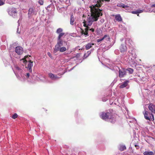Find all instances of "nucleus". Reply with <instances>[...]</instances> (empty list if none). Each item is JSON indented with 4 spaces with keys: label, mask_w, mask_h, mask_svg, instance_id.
Here are the masks:
<instances>
[{
    "label": "nucleus",
    "mask_w": 155,
    "mask_h": 155,
    "mask_svg": "<svg viewBox=\"0 0 155 155\" xmlns=\"http://www.w3.org/2000/svg\"><path fill=\"white\" fill-rule=\"evenodd\" d=\"M101 10L100 9H96L94 12H91V15L89 17L87 20L84 21L83 22L84 26L86 28L85 30H83L81 31L82 35H84L85 37L89 36L88 31L89 30L91 32L94 31V28H90L89 27L91 25L94 21H97L100 16H102V14L101 13Z\"/></svg>",
    "instance_id": "obj_1"
},
{
    "label": "nucleus",
    "mask_w": 155,
    "mask_h": 155,
    "mask_svg": "<svg viewBox=\"0 0 155 155\" xmlns=\"http://www.w3.org/2000/svg\"><path fill=\"white\" fill-rule=\"evenodd\" d=\"M24 66L22 65L21 66H18L17 65H15V71L13 70L14 72L17 77L18 78V77H23L25 75L27 78H29L30 77L33 78L34 75L33 74L32 71L30 72L28 71V72L25 73L24 74L22 73L24 68Z\"/></svg>",
    "instance_id": "obj_2"
},
{
    "label": "nucleus",
    "mask_w": 155,
    "mask_h": 155,
    "mask_svg": "<svg viewBox=\"0 0 155 155\" xmlns=\"http://www.w3.org/2000/svg\"><path fill=\"white\" fill-rule=\"evenodd\" d=\"M113 112V110L111 109L102 112L101 113L100 117L104 120L109 121L111 123H114L115 121V118Z\"/></svg>",
    "instance_id": "obj_3"
},
{
    "label": "nucleus",
    "mask_w": 155,
    "mask_h": 155,
    "mask_svg": "<svg viewBox=\"0 0 155 155\" xmlns=\"http://www.w3.org/2000/svg\"><path fill=\"white\" fill-rule=\"evenodd\" d=\"M114 65H113L111 64H109V66L110 67V69L112 70L117 71L119 70V76L120 78H122L124 77L127 74V70L124 69H120L119 67L115 65H117V63L116 62H114Z\"/></svg>",
    "instance_id": "obj_4"
},
{
    "label": "nucleus",
    "mask_w": 155,
    "mask_h": 155,
    "mask_svg": "<svg viewBox=\"0 0 155 155\" xmlns=\"http://www.w3.org/2000/svg\"><path fill=\"white\" fill-rule=\"evenodd\" d=\"M117 6L118 7H122L125 9L128 12H130L131 10L134 8V5L132 3L124 4L123 3H118Z\"/></svg>",
    "instance_id": "obj_5"
},
{
    "label": "nucleus",
    "mask_w": 155,
    "mask_h": 155,
    "mask_svg": "<svg viewBox=\"0 0 155 155\" xmlns=\"http://www.w3.org/2000/svg\"><path fill=\"white\" fill-rule=\"evenodd\" d=\"M110 1V0H94V2L95 3L94 5H93L94 9L93 12L95 11L96 9H97L95 8L96 7H100L102 5L103 2H104L105 1L108 2Z\"/></svg>",
    "instance_id": "obj_6"
},
{
    "label": "nucleus",
    "mask_w": 155,
    "mask_h": 155,
    "mask_svg": "<svg viewBox=\"0 0 155 155\" xmlns=\"http://www.w3.org/2000/svg\"><path fill=\"white\" fill-rule=\"evenodd\" d=\"M48 77L51 79V80L49 81L48 82L49 83H52V81H55L59 79L60 77H58L57 75L51 73H48Z\"/></svg>",
    "instance_id": "obj_7"
},
{
    "label": "nucleus",
    "mask_w": 155,
    "mask_h": 155,
    "mask_svg": "<svg viewBox=\"0 0 155 155\" xmlns=\"http://www.w3.org/2000/svg\"><path fill=\"white\" fill-rule=\"evenodd\" d=\"M145 118L149 120H154V116L153 114L151 113L148 112L147 111H145V112H143Z\"/></svg>",
    "instance_id": "obj_8"
},
{
    "label": "nucleus",
    "mask_w": 155,
    "mask_h": 155,
    "mask_svg": "<svg viewBox=\"0 0 155 155\" xmlns=\"http://www.w3.org/2000/svg\"><path fill=\"white\" fill-rule=\"evenodd\" d=\"M8 13L9 15L13 18H15L17 15V12L15 8L8 9Z\"/></svg>",
    "instance_id": "obj_9"
},
{
    "label": "nucleus",
    "mask_w": 155,
    "mask_h": 155,
    "mask_svg": "<svg viewBox=\"0 0 155 155\" xmlns=\"http://www.w3.org/2000/svg\"><path fill=\"white\" fill-rule=\"evenodd\" d=\"M15 51L18 55H21L24 52L23 48L21 46H17L15 48Z\"/></svg>",
    "instance_id": "obj_10"
},
{
    "label": "nucleus",
    "mask_w": 155,
    "mask_h": 155,
    "mask_svg": "<svg viewBox=\"0 0 155 155\" xmlns=\"http://www.w3.org/2000/svg\"><path fill=\"white\" fill-rule=\"evenodd\" d=\"M66 50L67 49L66 48L64 47H58L54 48L53 51V52L54 53H56L58 51H59L60 52H63L66 51Z\"/></svg>",
    "instance_id": "obj_11"
},
{
    "label": "nucleus",
    "mask_w": 155,
    "mask_h": 155,
    "mask_svg": "<svg viewBox=\"0 0 155 155\" xmlns=\"http://www.w3.org/2000/svg\"><path fill=\"white\" fill-rule=\"evenodd\" d=\"M33 62L30 60L27 66L25 67V68L27 69L28 71L31 72L32 71V68L33 67Z\"/></svg>",
    "instance_id": "obj_12"
},
{
    "label": "nucleus",
    "mask_w": 155,
    "mask_h": 155,
    "mask_svg": "<svg viewBox=\"0 0 155 155\" xmlns=\"http://www.w3.org/2000/svg\"><path fill=\"white\" fill-rule=\"evenodd\" d=\"M129 55L132 57L131 59H135L137 57V55L136 54L135 50L134 49H131L129 51Z\"/></svg>",
    "instance_id": "obj_13"
},
{
    "label": "nucleus",
    "mask_w": 155,
    "mask_h": 155,
    "mask_svg": "<svg viewBox=\"0 0 155 155\" xmlns=\"http://www.w3.org/2000/svg\"><path fill=\"white\" fill-rule=\"evenodd\" d=\"M57 42L55 46V48L58 47H61L63 45V41L62 39H58Z\"/></svg>",
    "instance_id": "obj_14"
},
{
    "label": "nucleus",
    "mask_w": 155,
    "mask_h": 155,
    "mask_svg": "<svg viewBox=\"0 0 155 155\" xmlns=\"http://www.w3.org/2000/svg\"><path fill=\"white\" fill-rule=\"evenodd\" d=\"M143 12H145V10L144 9L142 10L137 9L135 11H133L131 12V13L133 14H137V16H139V14Z\"/></svg>",
    "instance_id": "obj_15"
},
{
    "label": "nucleus",
    "mask_w": 155,
    "mask_h": 155,
    "mask_svg": "<svg viewBox=\"0 0 155 155\" xmlns=\"http://www.w3.org/2000/svg\"><path fill=\"white\" fill-rule=\"evenodd\" d=\"M149 109L152 113H155V105H154L150 104L149 106Z\"/></svg>",
    "instance_id": "obj_16"
},
{
    "label": "nucleus",
    "mask_w": 155,
    "mask_h": 155,
    "mask_svg": "<svg viewBox=\"0 0 155 155\" xmlns=\"http://www.w3.org/2000/svg\"><path fill=\"white\" fill-rule=\"evenodd\" d=\"M120 49L121 53H124L126 51L127 48L125 45L121 44L120 46Z\"/></svg>",
    "instance_id": "obj_17"
},
{
    "label": "nucleus",
    "mask_w": 155,
    "mask_h": 155,
    "mask_svg": "<svg viewBox=\"0 0 155 155\" xmlns=\"http://www.w3.org/2000/svg\"><path fill=\"white\" fill-rule=\"evenodd\" d=\"M49 1L51 2V4L48 6L47 7L48 8H51L52 9L54 8V5L53 4V2L55 3V5L56 6V2L55 0H54L53 1V0H49Z\"/></svg>",
    "instance_id": "obj_18"
},
{
    "label": "nucleus",
    "mask_w": 155,
    "mask_h": 155,
    "mask_svg": "<svg viewBox=\"0 0 155 155\" xmlns=\"http://www.w3.org/2000/svg\"><path fill=\"white\" fill-rule=\"evenodd\" d=\"M129 81H126L123 82L121 84H120L119 85V87L120 88H123L126 87L128 84Z\"/></svg>",
    "instance_id": "obj_19"
},
{
    "label": "nucleus",
    "mask_w": 155,
    "mask_h": 155,
    "mask_svg": "<svg viewBox=\"0 0 155 155\" xmlns=\"http://www.w3.org/2000/svg\"><path fill=\"white\" fill-rule=\"evenodd\" d=\"M104 36H105V38H104L103 41L107 43H108V44H109V42H110V36L108 35H105Z\"/></svg>",
    "instance_id": "obj_20"
},
{
    "label": "nucleus",
    "mask_w": 155,
    "mask_h": 155,
    "mask_svg": "<svg viewBox=\"0 0 155 155\" xmlns=\"http://www.w3.org/2000/svg\"><path fill=\"white\" fill-rule=\"evenodd\" d=\"M94 50V49H91L90 51H87L86 53H85L83 56V58L85 59L87 58L91 54L92 52Z\"/></svg>",
    "instance_id": "obj_21"
},
{
    "label": "nucleus",
    "mask_w": 155,
    "mask_h": 155,
    "mask_svg": "<svg viewBox=\"0 0 155 155\" xmlns=\"http://www.w3.org/2000/svg\"><path fill=\"white\" fill-rule=\"evenodd\" d=\"M94 45V44L91 43H88L85 45V48L87 50H88L91 48L93 45Z\"/></svg>",
    "instance_id": "obj_22"
},
{
    "label": "nucleus",
    "mask_w": 155,
    "mask_h": 155,
    "mask_svg": "<svg viewBox=\"0 0 155 155\" xmlns=\"http://www.w3.org/2000/svg\"><path fill=\"white\" fill-rule=\"evenodd\" d=\"M125 43L126 44L130 46V45H131L133 43V42L129 38H127L125 40Z\"/></svg>",
    "instance_id": "obj_23"
},
{
    "label": "nucleus",
    "mask_w": 155,
    "mask_h": 155,
    "mask_svg": "<svg viewBox=\"0 0 155 155\" xmlns=\"http://www.w3.org/2000/svg\"><path fill=\"white\" fill-rule=\"evenodd\" d=\"M144 155H154L155 153L153 151H146L143 153Z\"/></svg>",
    "instance_id": "obj_24"
},
{
    "label": "nucleus",
    "mask_w": 155,
    "mask_h": 155,
    "mask_svg": "<svg viewBox=\"0 0 155 155\" xmlns=\"http://www.w3.org/2000/svg\"><path fill=\"white\" fill-rule=\"evenodd\" d=\"M35 14V12L32 8H30L28 10V15L29 16L34 15Z\"/></svg>",
    "instance_id": "obj_25"
},
{
    "label": "nucleus",
    "mask_w": 155,
    "mask_h": 155,
    "mask_svg": "<svg viewBox=\"0 0 155 155\" xmlns=\"http://www.w3.org/2000/svg\"><path fill=\"white\" fill-rule=\"evenodd\" d=\"M115 19L116 20L118 21H122V18L120 14H118L116 15Z\"/></svg>",
    "instance_id": "obj_26"
},
{
    "label": "nucleus",
    "mask_w": 155,
    "mask_h": 155,
    "mask_svg": "<svg viewBox=\"0 0 155 155\" xmlns=\"http://www.w3.org/2000/svg\"><path fill=\"white\" fill-rule=\"evenodd\" d=\"M145 12H153L155 13V8H148L147 11H145Z\"/></svg>",
    "instance_id": "obj_27"
},
{
    "label": "nucleus",
    "mask_w": 155,
    "mask_h": 155,
    "mask_svg": "<svg viewBox=\"0 0 155 155\" xmlns=\"http://www.w3.org/2000/svg\"><path fill=\"white\" fill-rule=\"evenodd\" d=\"M74 18L73 16L71 15L70 18V24L71 25H73L74 24Z\"/></svg>",
    "instance_id": "obj_28"
},
{
    "label": "nucleus",
    "mask_w": 155,
    "mask_h": 155,
    "mask_svg": "<svg viewBox=\"0 0 155 155\" xmlns=\"http://www.w3.org/2000/svg\"><path fill=\"white\" fill-rule=\"evenodd\" d=\"M119 149L121 151H123L126 149V147L125 145H120L119 148Z\"/></svg>",
    "instance_id": "obj_29"
},
{
    "label": "nucleus",
    "mask_w": 155,
    "mask_h": 155,
    "mask_svg": "<svg viewBox=\"0 0 155 155\" xmlns=\"http://www.w3.org/2000/svg\"><path fill=\"white\" fill-rule=\"evenodd\" d=\"M63 29L61 28H58L56 31V33L57 34H59L62 33V31H63Z\"/></svg>",
    "instance_id": "obj_30"
},
{
    "label": "nucleus",
    "mask_w": 155,
    "mask_h": 155,
    "mask_svg": "<svg viewBox=\"0 0 155 155\" xmlns=\"http://www.w3.org/2000/svg\"><path fill=\"white\" fill-rule=\"evenodd\" d=\"M118 99H115V100L114 101V102H112V104H113V103L114 104L117 105H119L120 104L119 103L118 101Z\"/></svg>",
    "instance_id": "obj_31"
},
{
    "label": "nucleus",
    "mask_w": 155,
    "mask_h": 155,
    "mask_svg": "<svg viewBox=\"0 0 155 155\" xmlns=\"http://www.w3.org/2000/svg\"><path fill=\"white\" fill-rule=\"evenodd\" d=\"M64 33H61L59 34L58 37V39H61L64 35Z\"/></svg>",
    "instance_id": "obj_32"
},
{
    "label": "nucleus",
    "mask_w": 155,
    "mask_h": 155,
    "mask_svg": "<svg viewBox=\"0 0 155 155\" xmlns=\"http://www.w3.org/2000/svg\"><path fill=\"white\" fill-rule=\"evenodd\" d=\"M126 70L127 71H129V73L130 74H132L133 72V70L132 69L130 68H128L127 69H126Z\"/></svg>",
    "instance_id": "obj_33"
},
{
    "label": "nucleus",
    "mask_w": 155,
    "mask_h": 155,
    "mask_svg": "<svg viewBox=\"0 0 155 155\" xmlns=\"http://www.w3.org/2000/svg\"><path fill=\"white\" fill-rule=\"evenodd\" d=\"M105 36H103V37L102 38H100L98 39L97 40V42H101L102 41H103V40L104 39V38H105Z\"/></svg>",
    "instance_id": "obj_34"
},
{
    "label": "nucleus",
    "mask_w": 155,
    "mask_h": 155,
    "mask_svg": "<svg viewBox=\"0 0 155 155\" xmlns=\"http://www.w3.org/2000/svg\"><path fill=\"white\" fill-rule=\"evenodd\" d=\"M5 4V0H0V6L3 5Z\"/></svg>",
    "instance_id": "obj_35"
},
{
    "label": "nucleus",
    "mask_w": 155,
    "mask_h": 155,
    "mask_svg": "<svg viewBox=\"0 0 155 155\" xmlns=\"http://www.w3.org/2000/svg\"><path fill=\"white\" fill-rule=\"evenodd\" d=\"M17 117V114L16 113H15L12 115V117L13 119H15Z\"/></svg>",
    "instance_id": "obj_36"
},
{
    "label": "nucleus",
    "mask_w": 155,
    "mask_h": 155,
    "mask_svg": "<svg viewBox=\"0 0 155 155\" xmlns=\"http://www.w3.org/2000/svg\"><path fill=\"white\" fill-rule=\"evenodd\" d=\"M38 3L41 5H42L43 4V0H39L38 1Z\"/></svg>",
    "instance_id": "obj_37"
},
{
    "label": "nucleus",
    "mask_w": 155,
    "mask_h": 155,
    "mask_svg": "<svg viewBox=\"0 0 155 155\" xmlns=\"http://www.w3.org/2000/svg\"><path fill=\"white\" fill-rule=\"evenodd\" d=\"M28 57V56H25V58H24V59H23L22 60H23V62L25 63V62H27V61L26 60H25L24 59Z\"/></svg>",
    "instance_id": "obj_38"
},
{
    "label": "nucleus",
    "mask_w": 155,
    "mask_h": 155,
    "mask_svg": "<svg viewBox=\"0 0 155 155\" xmlns=\"http://www.w3.org/2000/svg\"><path fill=\"white\" fill-rule=\"evenodd\" d=\"M119 52V51L118 50H116L114 51L115 53L116 54H118Z\"/></svg>",
    "instance_id": "obj_39"
},
{
    "label": "nucleus",
    "mask_w": 155,
    "mask_h": 155,
    "mask_svg": "<svg viewBox=\"0 0 155 155\" xmlns=\"http://www.w3.org/2000/svg\"><path fill=\"white\" fill-rule=\"evenodd\" d=\"M79 46L76 47L75 48V50H76V49H78L79 50H82L83 49V48H79Z\"/></svg>",
    "instance_id": "obj_40"
},
{
    "label": "nucleus",
    "mask_w": 155,
    "mask_h": 155,
    "mask_svg": "<svg viewBox=\"0 0 155 155\" xmlns=\"http://www.w3.org/2000/svg\"><path fill=\"white\" fill-rule=\"evenodd\" d=\"M47 54H48V55L51 58V57H52L51 55L50 52H48L47 53Z\"/></svg>",
    "instance_id": "obj_41"
},
{
    "label": "nucleus",
    "mask_w": 155,
    "mask_h": 155,
    "mask_svg": "<svg viewBox=\"0 0 155 155\" xmlns=\"http://www.w3.org/2000/svg\"><path fill=\"white\" fill-rule=\"evenodd\" d=\"M20 30H19V28H18L17 29V32L18 34L20 33Z\"/></svg>",
    "instance_id": "obj_42"
},
{
    "label": "nucleus",
    "mask_w": 155,
    "mask_h": 155,
    "mask_svg": "<svg viewBox=\"0 0 155 155\" xmlns=\"http://www.w3.org/2000/svg\"><path fill=\"white\" fill-rule=\"evenodd\" d=\"M151 8H155V4L151 5Z\"/></svg>",
    "instance_id": "obj_43"
},
{
    "label": "nucleus",
    "mask_w": 155,
    "mask_h": 155,
    "mask_svg": "<svg viewBox=\"0 0 155 155\" xmlns=\"http://www.w3.org/2000/svg\"><path fill=\"white\" fill-rule=\"evenodd\" d=\"M123 40H124V38H121V39H120V41H123Z\"/></svg>",
    "instance_id": "obj_44"
},
{
    "label": "nucleus",
    "mask_w": 155,
    "mask_h": 155,
    "mask_svg": "<svg viewBox=\"0 0 155 155\" xmlns=\"http://www.w3.org/2000/svg\"><path fill=\"white\" fill-rule=\"evenodd\" d=\"M107 99H106V100H105V99H103V101H106V100H107Z\"/></svg>",
    "instance_id": "obj_45"
},
{
    "label": "nucleus",
    "mask_w": 155,
    "mask_h": 155,
    "mask_svg": "<svg viewBox=\"0 0 155 155\" xmlns=\"http://www.w3.org/2000/svg\"><path fill=\"white\" fill-rule=\"evenodd\" d=\"M19 20H18V26L19 25V26L20 25L19 24Z\"/></svg>",
    "instance_id": "obj_46"
},
{
    "label": "nucleus",
    "mask_w": 155,
    "mask_h": 155,
    "mask_svg": "<svg viewBox=\"0 0 155 155\" xmlns=\"http://www.w3.org/2000/svg\"><path fill=\"white\" fill-rule=\"evenodd\" d=\"M101 21H102L103 22L104 21V19H102V20H101Z\"/></svg>",
    "instance_id": "obj_47"
},
{
    "label": "nucleus",
    "mask_w": 155,
    "mask_h": 155,
    "mask_svg": "<svg viewBox=\"0 0 155 155\" xmlns=\"http://www.w3.org/2000/svg\"><path fill=\"white\" fill-rule=\"evenodd\" d=\"M135 146L136 147L137 146V145H135Z\"/></svg>",
    "instance_id": "obj_48"
},
{
    "label": "nucleus",
    "mask_w": 155,
    "mask_h": 155,
    "mask_svg": "<svg viewBox=\"0 0 155 155\" xmlns=\"http://www.w3.org/2000/svg\"><path fill=\"white\" fill-rule=\"evenodd\" d=\"M57 9L58 10V11H59V10H58V8H57Z\"/></svg>",
    "instance_id": "obj_49"
},
{
    "label": "nucleus",
    "mask_w": 155,
    "mask_h": 155,
    "mask_svg": "<svg viewBox=\"0 0 155 155\" xmlns=\"http://www.w3.org/2000/svg\"><path fill=\"white\" fill-rule=\"evenodd\" d=\"M126 110L127 111H128V110L127 109H126Z\"/></svg>",
    "instance_id": "obj_50"
},
{
    "label": "nucleus",
    "mask_w": 155,
    "mask_h": 155,
    "mask_svg": "<svg viewBox=\"0 0 155 155\" xmlns=\"http://www.w3.org/2000/svg\"><path fill=\"white\" fill-rule=\"evenodd\" d=\"M112 45H110V47H111L112 46Z\"/></svg>",
    "instance_id": "obj_51"
},
{
    "label": "nucleus",
    "mask_w": 155,
    "mask_h": 155,
    "mask_svg": "<svg viewBox=\"0 0 155 155\" xmlns=\"http://www.w3.org/2000/svg\"><path fill=\"white\" fill-rule=\"evenodd\" d=\"M82 0V1H84V0Z\"/></svg>",
    "instance_id": "obj_52"
}]
</instances>
